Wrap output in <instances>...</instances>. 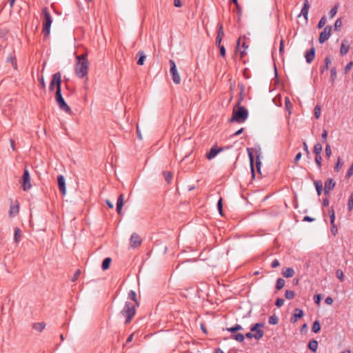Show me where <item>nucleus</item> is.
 Here are the masks:
<instances>
[{
	"label": "nucleus",
	"mask_w": 353,
	"mask_h": 353,
	"mask_svg": "<svg viewBox=\"0 0 353 353\" xmlns=\"http://www.w3.org/2000/svg\"><path fill=\"white\" fill-rule=\"evenodd\" d=\"M264 326L263 323H256L253 324L250 327V331L252 332L257 333V332H263L261 328Z\"/></svg>",
	"instance_id": "4be33fe9"
},
{
	"label": "nucleus",
	"mask_w": 353,
	"mask_h": 353,
	"mask_svg": "<svg viewBox=\"0 0 353 353\" xmlns=\"http://www.w3.org/2000/svg\"><path fill=\"white\" fill-rule=\"evenodd\" d=\"M39 82L41 89L43 90H46V83L43 77H41V78H39Z\"/></svg>",
	"instance_id": "6e6d98bb"
},
{
	"label": "nucleus",
	"mask_w": 353,
	"mask_h": 353,
	"mask_svg": "<svg viewBox=\"0 0 353 353\" xmlns=\"http://www.w3.org/2000/svg\"><path fill=\"white\" fill-rule=\"evenodd\" d=\"M294 274V270L292 268H285L282 270V275L285 278L292 277Z\"/></svg>",
	"instance_id": "412c9836"
},
{
	"label": "nucleus",
	"mask_w": 353,
	"mask_h": 353,
	"mask_svg": "<svg viewBox=\"0 0 353 353\" xmlns=\"http://www.w3.org/2000/svg\"><path fill=\"white\" fill-rule=\"evenodd\" d=\"M77 63L74 66V72L77 77L83 79L88 75L89 62L88 61V53L85 52L76 57Z\"/></svg>",
	"instance_id": "f257e3e1"
},
{
	"label": "nucleus",
	"mask_w": 353,
	"mask_h": 353,
	"mask_svg": "<svg viewBox=\"0 0 353 353\" xmlns=\"http://www.w3.org/2000/svg\"><path fill=\"white\" fill-rule=\"evenodd\" d=\"M325 153L327 158H330L332 155V150L329 144H326Z\"/></svg>",
	"instance_id": "603ef678"
},
{
	"label": "nucleus",
	"mask_w": 353,
	"mask_h": 353,
	"mask_svg": "<svg viewBox=\"0 0 353 353\" xmlns=\"http://www.w3.org/2000/svg\"><path fill=\"white\" fill-rule=\"evenodd\" d=\"M327 130H323L321 134V140L323 143H325L327 141Z\"/></svg>",
	"instance_id": "13d9d810"
},
{
	"label": "nucleus",
	"mask_w": 353,
	"mask_h": 353,
	"mask_svg": "<svg viewBox=\"0 0 353 353\" xmlns=\"http://www.w3.org/2000/svg\"><path fill=\"white\" fill-rule=\"evenodd\" d=\"M310 3L308 0H304L303 6L301 9V14L299 15L300 17L301 14H302L305 19L307 21L308 19V12L310 9Z\"/></svg>",
	"instance_id": "2eb2a0df"
},
{
	"label": "nucleus",
	"mask_w": 353,
	"mask_h": 353,
	"mask_svg": "<svg viewBox=\"0 0 353 353\" xmlns=\"http://www.w3.org/2000/svg\"><path fill=\"white\" fill-rule=\"evenodd\" d=\"M353 65V62L352 61H350L349 62L345 67L344 68V73L345 74H347L350 72V70H351L352 67Z\"/></svg>",
	"instance_id": "4d7b16f0"
},
{
	"label": "nucleus",
	"mask_w": 353,
	"mask_h": 353,
	"mask_svg": "<svg viewBox=\"0 0 353 353\" xmlns=\"http://www.w3.org/2000/svg\"><path fill=\"white\" fill-rule=\"evenodd\" d=\"M22 187L24 191H28L32 188V185L30 183V175L26 168L24 169L22 176Z\"/></svg>",
	"instance_id": "6e6552de"
},
{
	"label": "nucleus",
	"mask_w": 353,
	"mask_h": 353,
	"mask_svg": "<svg viewBox=\"0 0 353 353\" xmlns=\"http://www.w3.org/2000/svg\"><path fill=\"white\" fill-rule=\"evenodd\" d=\"M322 150V145L320 143H316L314 146L313 152L315 155H321Z\"/></svg>",
	"instance_id": "72a5a7b5"
},
{
	"label": "nucleus",
	"mask_w": 353,
	"mask_h": 353,
	"mask_svg": "<svg viewBox=\"0 0 353 353\" xmlns=\"http://www.w3.org/2000/svg\"><path fill=\"white\" fill-rule=\"evenodd\" d=\"M61 74L60 72H57L54 73L49 85V90L52 92L56 88V92H60L61 90Z\"/></svg>",
	"instance_id": "39448f33"
},
{
	"label": "nucleus",
	"mask_w": 353,
	"mask_h": 353,
	"mask_svg": "<svg viewBox=\"0 0 353 353\" xmlns=\"http://www.w3.org/2000/svg\"><path fill=\"white\" fill-rule=\"evenodd\" d=\"M285 281L283 279L279 278L276 283V289L278 290H281L285 285Z\"/></svg>",
	"instance_id": "c9c22d12"
},
{
	"label": "nucleus",
	"mask_w": 353,
	"mask_h": 353,
	"mask_svg": "<svg viewBox=\"0 0 353 353\" xmlns=\"http://www.w3.org/2000/svg\"><path fill=\"white\" fill-rule=\"evenodd\" d=\"M112 262V259L110 257H107L103 259L101 264V268L103 270H107L110 268V264Z\"/></svg>",
	"instance_id": "393cba45"
},
{
	"label": "nucleus",
	"mask_w": 353,
	"mask_h": 353,
	"mask_svg": "<svg viewBox=\"0 0 353 353\" xmlns=\"http://www.w3.org/2000/svg\"><path fill=\"white\" fill-rule=\"evenodd\" d=\"M19 206L17 204V205H11L9 210V216L10 217L14 216L19 213Z\"/></svg>",
	"instance_id": "c85d7f7f"
},
{
	"label": "nucleus",
	"mask_w": 353,
	"mask_h": 353,
	"mask_svg": "<svg viewBox=\"0 0 353 353\" xmlns=\"http://www.w3.org/2000/svg\"><path fill=\"white\" fill-rule=\"evenodd\" d=\"M301 156H302L301 152H299V153L296 154V157L294 158V163H298V161L301 159Z\"/></svg>",
	"instance_id": "338daca9"
},
{
	"label": "nucleus",
	"mask_w": 353,
	"mask_h": 353,
	"mask_svg": "<svg viewBox=\"0 0 353 353\" xmlns=\"http://www.w3.org/2000/svg\"><path fill=\"white\" fill-rule=\"evenodd\" d=\"M46 327V324L43 322H41V323H34L33 325H32V327L33 329H34L35 330H37L39 332H42L43 330V329L45 328Z\"/></svg>",
	"instance_id": "473e14b6"
},
{
	"label": "nucleus",
	"mask_w": 353,
	"mask_h": 353,
	"mask_svg": "<svg viewBox=\"0 0 353 353\" xmlns=\"http://www.w3.org/2000/svg\"><path fill=\"white\" fill-rule=\"evenodd\" d=\"M284 303V300L281 298H277L275 301V305L276 307H281Z\"/></svg>",
	"instance_id": "052dcab7"
},
{
	"label": "nucleus",
	"mask_w": 353,
	"mask_h": 353,
	"mask_svg": "<svg viewBox=\"0 0 353 353\" xmlns=\"http://www.w3.org/2000/svg\"><path fill=\"white\" fill-rule=\"evenodd\" d=\"M42 17H43V30L42 32L44 37L49 36L50 32V26L52 22L51 14L47 7H44L42 10Z\"/></svg>",
	"instance_id": "f03ea898"
},
{
	"label": "nucleus",
	"mask_w": 353,
	"mask_h": 353,
	"mask_svg": "<svg viewBox=\"0 0 353 353\" xmlns=\"http://www.w3.org/2000/svg\"><path fill=\"white\" fill-rule=\"evenodd\" d=\"M248 117V111L243 106H240L236 110H234L232 117L230 119L231 122L237 123L244 122Z\"/></svg>",
	"instance_id": "20e7f679"
},
{
	"label": "nucleus",
	"mask_w": 353,
	"mask_h": 353,
	"mask_svg": "<svg viewBox=\"0 0 353 353\" xmlns=\"http://www.w3.org/2000/svg\"><path fill=\"white\" fill-rule=\"evenodd\" d=\"M334 30L340 31L342 26V21L341 19H337L334 23Z\"/></svg>",
	"instance_id": "c03bdc74"
},
{
	"label": "nucleus",
	"mask_w": 353,
	"mask_h": 353,
	"mask_svg": "<svg viewBox=\"0 0 353 353\" xmlns=\"http://www.w3.org/2000/svg\"><path fill=\"white\" fill-rule=\"evenodd\" d=\"M321 330V325L319 321H315L312 326V331L314 333H318Z\"/></svg>",
	"instance_id": "e433bc0d"
},
{
	"label": "nucleus",
	"mask_w": 353,
	"mask_h": 353,
	"mask_svg": "<svg viewBox=\"0 0 353 353\" xmlns=\"http://www.w3.org/2000/svg\"><path fill=\"white\" fill-rule=\"evenodd\" d=\"M338 7L339 6L338 5H335L329 12V16L330 18H333L336 12H337V9H338Z\"/></svg>",
	"instance_id": "de8ad7c7"
},
{
	"label": "nucleus",
	"mask_w": 353,
	"mask_h": 353,
	"mask_svg": "<svg viewBox=\"0 0 353 353\" xmlns=\"http://www.w3.org/2000/svg\"><path fill=\"white\" fill-rule=\"evenodd\" d=\"M336 185V183L332 179H327L325 181V187L326 189L332 190Z\"/></svg>",
	"instance_id": "a878e982"
},
{
	"label": "nucleus",
	"mask_w": 353,
	"mask_h": 353,
	"mask_svg": "<svg viewBox=\"0 0 353 353\" xmlns=\"http://www.w3.org/2000/svg\"><path fill=\"white\" fill-rule=\"evenodd\" d=\"M124 196L123 194H121L117 201V212L119 214H121V210L123 205Z\"/></svg>",
	"instance_id": "f3484780"
},
{
	"label": "nucleus",
	"mask_w": 353,
	"mask_h": 353,
	"mask_svg": "<svg viewBox=\"0 0 353 353\" xmlns=\"http://www.w3.org/2000/svg\"><path fill=\"white\" fill-rule=\"evenodd\" d=\"M332 59L331 56L328 55L324 59V65L321 67L320 68V72L321 74H323L325 70H327L329 69V65L331 64Z\"/></svg>",
	"instance_id": "6ab92c4d"
},
{
	"label": "nucleus",
	"mask_w": 353,
	"mask_h": 353,
	"mask_svg": "<svg viewBox=\"0 0 353 353\" xmlns=\"http://www.w3.org/2000/svg\"><path fill=\"white\" fill-rule=\"evenodd\" d=\"M142 243V239L141 236L137 234L133 233L132 234L130 239V245L132 248H137L139 247Z\"/></svg>",
	"instance_id": "9d476101"
},
{
	"label": "nucleus",
	"mask_w": 353,
	"mask_h": 353,
	"mask_svg": "<svg viewBox=\"0 0 353 353\" xmlns=\"http://www.w3.org/2000/svg\"><path fill=\"white\" fill-rule=\"evenodd\" d=\"M169 63L170 66V73L172 76V79L175 84H179L181 83V78L178 73L175 62L172 59H170Z\"/></svg>",
	"instance_id": "0eeeda50"
},
{
	"label": "nucleus",
	"mask_w": 353,
	"mask_h": 353,
	"mask_svg": "<svg viewBox=\"0 0 353 353\" xmlns=\"http://www.w3.org/2000/svg\"><path fill=\"white\" fill-rule=\"evenodd\" d=\"M349 49H350V46L348 45H345L344 43L343 42L341 43V48H340L341 54L342 56L345 55L348 52Z\"/></svg>",
	"instance_id": "4c0bfd02"
},
{
	"label": "nucleus",
	"mask_w": 353,
	"mask_h": 353,
	"mask_svg": "<svg viewBox=\"0 0 353 353\" xmlns=\"http://www.w3.org/2000/svg\"><path fill=\"white\" fill-rule=\"evenodd\" d=\"M303 311L301 309L296 308L294 310L292 316L290 318V322L294 323L297 321L298 319L303 316Z\"/></svg>",
	"instance_id": "4468645a"
},
{
	"label": "nucleus",
	"mask_w": 353,
	"mask_h": 353,
	"mask_svg": "<svg viewBox=\"0 0 353 353\" xmlns=\"http://www.w3.org/2000/svg\"><path fill=\"white\" fill-rule=\"evenodd\" d=\"M343 163L341 162V159L340 157H338V161H337V163H336L335 166H334V170L336 172H339V170L341 169V168L342 167Z\"/></svg>",
	"instance_id": "3c124183"
},
{
	"label": "nucleus",
	"mask_w": 353,
	"mask_h": 353,
	"mask_svg": "<svg viewBox=\"0 0 353 353\" xmlns=\"http://www.w3.org/2000/svg\"><path fill=\"white\" fill-rule=\"evenodd\" d=\"M231 338L238 342H243L245 339V336L241 333L234 334L231 335Z\"/></svg>",
	"instance_id": "f704fd0d"
},
{
	"label": "nucleus",
	"mask_w": 353,
	"mask_h": 353,
	"mask_svg": "<svg viewBox=\"0 0 353 353\" xmlns=\"http://www.w3.org/2000/svg\"><path fill=\"white\" fill-rule=\"evenodd\" d=\"M353 209V193L350 195L347 201V210L349 212Z\"/></svg>",
	"instance_id": "49530a36"
},
{
	"label": "nucleus",
	"mask_w": 353,
	"mask_h": 353,
	"mask_svg": "<svg viewBox=\"0 0 353 353\" xmlns=\"http://www.w3.org/2000/svg\"><path fill=\"white\" fill-rule=\"evenodd\" d=\"M318 196H320L323 191V183L321 181L317 180L314 182Z\"/></svg>",
	"instance_id": "bb28decb"
},
{
	"label": "nucleus",
	"mask_w": 353,
	"mask_h": 353,
	"mask_svg": "<svg viewBox=\"0 0 353 353\" xmlns=\"http://www.w3.org/2000/svg\"><path fill=\"white\" fill-rule=\"evenodd\" d=\"M174 5L176 8H180L182 6L181 0H174Z\"/></svg>",
	"instance_id": "774afa93"
},
{
	"label": "nucleus",
	"mask_w": 353,
	"mask_h": 353,
	"mask_svg": "<svg viewBox=\"0 0 353 353\" xmlns=\"http://www.w3.org/2000/svg\"><path fill=\"white\" fill-rule=\"evenodd\" d=\"M314 301L316 304H319L321 301V294H316L314 296Z\"/></svg>",
	"instance_id": "680f3d73"
},
{
	"label": "nucleus",
	"mask_w": 353,
	"mask_h": 353,
	"mask_svg": "<svg viewBox=\"0 0 353 353\" xmlns=\"http://www.w3.org/2000/svg\"><path fill=\"white\" fill-rule=\"evenodd\" d=\"M332 31V26H327L323 29V30L320 33L319 41L320 43H323L325 41H326L330 37Z\"/></svg>",
	"instance_id": "1a4fd4ad"
},
{
	"label": "nucleus",
	"mask_w": 353,
	"mask_h": 353,
	"mask_svg": "<svg viewBox=\"0 0 353 353\" xmlns=\"http://www.w3.org/2000/svg\"><path fill=\"white\" fill-rule=\"evenodd\" d=\"M330 231L332 235L334 236L338 234V228L335 223L331 224Z\"/></svg>",
	"instance_id": "5fc2aeb1"
},
{
	"label": "nucleus",
	"mask_w": 353,
	"mask_h": 353,
	"mask_svg": "<svg viewBox=\"0 0 353 353\" xmlns=\"http://www.w3.org/2000/svg\"><path fill=\"white\" fill-rule=\"evenodd\" d=\"M226 330L231 332V333H235L236 331H239V330H243V327L241 325L239 324H236L233 327H228V328H226Z\"/></svg>",
	"instance_id": "58836bf2"
},
{
	"label": "nucleus",
	"mask_w": 353,
	"mask_h": 353,
	"mask_svg": "<svg viewBox=\"0 0 353 353\" xmlns=\"http://www.w3.org/2000/svg\"><path fill=\"white\" fill-rule=\"evenodd\" d=\"M137 57H138V60H137V64L139 65H143L144 64V61H145V59L146 58V56L144 53L143 51H139L137 54Z\"/></svg>",
	"instance_id": "b1692460"
},
{
	"label": "nucleus",
	"mask_w": 353,
	"mask_h": 353,
	"mask_svg": "<svg viewBox=\"0 0 353 353\" xmlns=\"http://www.w3.org/2000/svg\"><path fill=\"white\" fill-rule=\"evenodd\" d=\"M280 265V263L277 259H274L271 263V267L272 268H276Z\"/></svg>",
	"instance_id": "69168bd1"
},
{
	"label": "nucleus",
	"mask_w": 353,
	"mask_h": 353,
	"mask_svg": "<svg viewBox=\"0 0 353 353\" xmlns=\"http://www.w3.org/2000/svg\"><path fill=\"white\" fill-rule=\"evenodd\" d=\"M337 77V71L336 67H332L330 70V81L334 83Z\"/></svg>",
	"instance_id": "2f4dec72"
},
{
	"label": "nucleus",
	"mask_w": 353,
	"mask_h": 353,
	"mask_svg": "<svg viewBox=\"0 0 353 353\" xmlns=\"http://www.w3.org/2000/svg\"><path fill=\"white\" fill-rule=\"evenodd\" d=\"M305 61L307 63H311L315 59V48L312 47L310 50L305 52Z\"/></svg>",
	"instance_id": "ddd939ff"
},
{
	"label": "nucleus",
	"mask_w": 353,
	"mask_h": 353,
	"mask_svg": "<svg viewBox=\"0 0 353 353\" xmlns=\"http://www.w3.org/2000/svg\"><path fill=\"white\" fill-rule=\"evenodd\" d=\"M57 184L61 193L63 195H65L66 192V187L65 178L63 175H59L57 176Z\"/></svg>",
	"instance_id": "f8f14e48"
},
{
	"label": "nucleus",
	"mask_w": 353,
	"mask_h": 353,
	"mask_svg": "<svg viewBox=\"0 0 353 353\" xmlns=\"http://www.w3.org/2000/svg\"><path fill=\"white\" fill-rule=\"evenodd\" d=\"M285 109L290 114V111H291V110L292 108V104L290 102V99L288 97H285Z\"/></svg>",
	"instance_id": "a19ab883"
},
{
	"label": "nucleus",
	"mask_w": 353,
	"mask_h": 353,
	"mask_svg": "<svg viewBox=\"0 0 353 353\" xmlns=\"http://www.w3.org/2000/svg\"><path fill=\"white\" fill-rule=\"evenodd\" d=\"M248 156H249V159H250L251 171H252L253 177H254L255 174H254V155L250 152V148H248Z\"/></svg>",
	"instance_id": "cd10ccee"
},
{
	"label": "nucleus",
	"mask_w": 353,
	"mask_h": 353,
	"mask_svg": "<svg viewBox=\"0 0 353 353\" xmlns=\"http://www.w3.org/2000/svg\"><path fill=\"white\" fill-rule=\"evenodd\" d=\"M261 162L260 161L259 157L257 156L256 159V166L257 171L259 174H261Z\"/></svg>",
	"instance_id": "bf43d9fd"
},
{
	"label": "nucleus",
	"mask_w": 353,
	"mask_h": 353,
	"mask_svg": "<svg viewBox=\"0 0 353 353\" xmlns=\"http://www.w3.org/2000/svg\"><path fill=\"white\" fill-rule=\"evenodd\" d=\"M279 322V318L275 314H273L269 317L268 323L271 325H276Z\"/></svg>",
	"instance_id": "79ce46f5"
},
{
	"label": "nucleus",
	"mask_w": 353,
	"mask_h": 353,
	"mask_svg": "<svg viewBox=\"0 0 353 353\" xmlns=\"http://www.w3.org/2000/svg\"><path fill=\"white\" fill-rule=\"evenodd\" d=\"M325 23H326V19H325V17L323 16L319 21V23L317 24V28L319 29L322 28L325 26Z\"/></svg>",
	"instance_id": "864d4df0"
},
{
	"label": "nucleus",
	"mask_w": 353,
	"mask_h": 353,
	"mask_svg": "<svg viewBox=\"0 0 353 353\" xmlns=\"http://www.w3.org/2000/svg\"><path fill=\"white\" fill-rule=\"evenodd\" d=\"M55 100L61 110H62L63 111H64L68 114H71V112H72L71 108L65 103V101L62 96L61 90L60 92H55Z\"/></svg>",
	"instance_id": "423d86ee"
},
{
	"label": "nucleus",
	"mask_w": 353,
	"mask_h": 353,
	"mask_svg": "<svg viewBox=\"0 0 353 353\" xmlns=\"http://www.w3.org/2000/svg\"><path fill=\"white\" fill-rule=\"evenodd\" d=\"M219 152H221V148L216 143L213 145L210 151L206 154L205 157L208 160H211L214 158Z\"/></svg>",
	"instance_id": "9b49d317"
},
{
	"label": "nucleus",
	"mask_w": 353,
	"mask_h": 353,
	"mask_svg": "<svg viewBox=\"0 0 353 353\" xmlns=\"http://www.w3.org/2000/svg\"><path fill=\"white\" fill-rule=\"evenodd\" d=\"M21 237V230L18 227H16L14 230V241L18 243Z\"/></svg>",
	"instance_id": "5701e85b"
},
{
	"label": "nucleus",
	"mask_w": 353,
	"mask_h": 353,
	"mask_svg": "<svg viewBox=\"0 0 353 353\" xmlns=\"http://www.w3.org/2000/svg\"><path fill=\"white\" fill-rule=\"evenodd\" d=\"M308 348L313 352H316L318 348L317 341L312 339L308 343Z\"/></svg>",
	"instance_id": "c756f323"
},
{
	"label": "nucleus",
	"mask_w": 353,
	"mask_h": 353,
	"mask_svg": "<svg viewBox=\"0 0 353 353\" xmlns=\"http://www.w3.org/2000/svg\"><path fill=\"white\" fill-rule=\"evenodd\" d=\"M80 274H81V270H77L76 271V272L74 273V276H73V277H72V281L73 282L76 281L78 279V278H79V276Z\"/></svg>",
	"instance_id": "e2e57ef3"
},
{
	"label": "nucleus",
	"mask_w": 353,
	"mask_h": 353,
	"mask_svg": "<svg viewBox=\"0 0 353 353\" xmlns=\"http://www.w3.org/2000/svg\"><path fill=\"white\" fill-rule=\"evenodd\" d=\"M136 306L135 304L126 301L125 305L121 310V314L125 318V324H128L131 322L132 319L136 314Z\"/></svg>",
	"instance_id": "7ed1b4c3"
},
{
	"label": "nucleus",
	"mask_w": 353,
	"mask_h": 353,
	"mask_svg": "<svg viewBox=\"0 0 353 353\" xmlns=\"http://www.w3.org/2000/svg\"><path fill=\"white\" fill-rule=\"evenodd\" d=\"M216 33H217V36L216 38V45L217 48H219V52H221V23L220 22H219L217 23Z\"/></svg>",
	"instance_id": "aec40b11"
},
{
	"label": "nucleus",
	"mask_w": 353,
	"mask_h": 353,
	"mask_svg": "<svg viewBox=\"0 0 353 353\" xmlns=\"http://www.w3.org/2000/svg\"><path fill=\"white\" fill-rule=\"evenodd\" d=\"M336 275L341 282L344 280L343 272L341 269L336 270Z\"/></svg>",
	"instance_id": "8fccbe9b"
},
{
	"label": "nucleus",
	"mask_w": 353,
	"mask_h": 353,
	"mask_svg": "<svg viewBox=\"0 0 353 353\" xmlns=\"http://www.w3.org/2000/svg\"><path fill=\"white\" fill-rule=\"evenodd\" d=\"M163 175L165 178V180L167 181L168 183H170L171 182V180L172 179V173L169 171H163Z\"/></svg>",
	"instance_id": "ea45409f"
},
{
	"label": "nucleus",
	"mask_w": 353,
	"mask_h": 353,
	"mask_svg": "<svg viewBox=\"0 0 353 353\" xmlns=\"http://www.w3.org/2000/svg\"><path fill=\"white\" fill-rule=\"evenodd\" d=\"M264 335V332H257V333L252 334V332H248L244 335L248 339L254 338L256 340L261 339Z\"/></svg>",
	"instance_id": "a211bd4d"
},
{
	"label": "nucleus",
	"mask_w": 353,
	"mask_h": 353,
	"mask_svg": "<svg viewBox=\"0 0 353 353\" xmlns=\"http://www.w3.org/2000/svg\"><path fill=\"white\" fill-rule=\"evenodd\" d=\"M314 117L316 119H319L321 115V107L316 105L314 109Z\"/></svg>",
	"instance_id": "09e8293b"
},
{
	"label": "nucleus",
	"mask_w": 353,
	"mask_h": 353,
	"mask_svg": "<svg viewBox=\"0 0 353 353\" xmlns=\"http://www.w3.org/2000/svg\"><path fill=\"white\" fill-rule=\"evenodd\" d=\"M128 299L133 301L135 303V305L139 306V303L137 299V294L134 290H130L128 292Z\"/></svg>",
	"instance_id": "7c9ffc66"
},
{
	"label": "nucleus",
	"mask_w": 353,
	"mask_h": 353,
	"mask_svg": "<svg viewBox=\"0 0 353 353\" xmlns=\"http://www.w3.org/2000/svg\"><path fill=\"white\" fill-rule=\"evenodd\" d=\"M284 52V41L283 39H281L280 40V46H279V52L281 54H282Z\"/></svg>",
	"instance_id": "0e129e2a"
},
{
	"label": "nucleus",
	"mask_w": 353,
	"mask_h": 353,
	"mask_svg": "<svg viewBox=\"0 0 353 353\" xmlns=\"http://www.w3.org/2000/svg\"><path fill=\"white\" fill-rule=\"evenodd\" d=\"M6 61L8 63H10L14 70H17V61L16 56L14 54V52L10 54V55L6 59Z\"/></svg>",
	"instance_id": "dca6fc26"
},
{
	"label": "nucleus",
	"mask_w": 353,
	"mask_h": 353,
	"mask_svg": "<svg viewBox=\"0 0 353 353\" xmlns=\"http://www.w3.org/2000/svg\"><path fill=\"white\" fill-rule=\"evenodd\" d=\"M315 163L319 169L321 168L322 166V157L321 155H315Z\"/></svg>",
	"instance_id": "a18cd8bd"
},
{
	"label": "nucleus",
	"mask_w": 353,
	"mask_h": 353,
	"mask_svg": "<svg viewBox=\"0 0 353 353\" xmlns=\"http://www.w3.org/2000/svg\"><path fill=\"white\" fill-rule=\"evenodd\" d=\"M295 296V293L294 291L292 290H287L285 292V297L287 299H294V297Z\"/></svg>",
	"instance_id": "37998d69"
}]
</instances>
